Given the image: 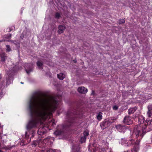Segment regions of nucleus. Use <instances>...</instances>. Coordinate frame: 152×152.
I'll return each instance as SVG.
<instances>
[{"label": "nucleus", "instance_id": "f257e3e1", "mask_svg": "<svg viewBox=\"0 0 152 152\" xmlns=\"http://www.w3.org/2000/svg\"><path fill=\"white\" fill-rule=\"evenodd\" d=\"M58 101L54 97L48 99L39 96H34L29 102V108L32 118H36L29 121L26 126L28 129L37 127L39 121L45 120L51 115L56 109Z\"/></svg>", "mask_w": 152, "mask_h": 152}, {"label": "nucleus", "instance_id": "f03ea898", "mask_svg": "<svg viewBox=\"0 0 152 152\" xmlns=\"http://www.w3.org/2000/svg\"><path fill=\"white\" fill-rule=\"evenodd\" d=\"M144 126L142 125V131L140 129L139 127L136 126L134 128V134L136 135V138H137L140 135L142 138V137L146 132H148L149 130L146 129L147 126L152 124V120H146L144 123Z\"/></svg>", "mask_w": 152, "mask_h": 152}, {"label": "nucleus", "instance_id": "7ed1b4c3", "mask_svg": "<svg viewBox=\"0 0 152 152\" xmlns=\"http://www.w3.org/2000/svg\"><path fill=\"white\" fill-rule=\"evenodd\" d=\"M78 114L79 113L77 111V110H74L72 109H70L68 110L66 114L67 121L69 123V124L66 125L67 127L70 126L71 124L73 122V120L75 117V115Z\"/></svg>", "mask_w": 152, "mask_h": 152}, {"label": "nucleus", "instance_id": "20e7f679", "mask_svg": "<svg viewBox=\"0 0 152 152\" xmlns=\"http://www.w3.org/2000/svg\"><path fill=\"white\" fill-rule=\"evenodd\" d=\"M140 141V140H136L135 142L133 139H131L129 140V144L130 145H134V146L132 149V152H137L136 149L138 148V145L139 144Z\"/></svg>", "mask_w": 152, "mask_h": 152}, {"label": "nucleus", "instance_id": "39448f33", "mask_svg": "<svg viewBox=\"0 0 152 152\" xmlns=\"http://www.w3.org/2000/svg\"><path fill=\"white\" fill-rule=\"evenodd\" d=\"M113 122H111L110 121L104 120L101 123L100 126L102 129L104 130L106 128L108 127Z\"/></svg>", "mask_w": 152, "mask_h": 152}, {"label": "nucleus", "instance_id": "423d86ee", "mask_svg": "<svg viewBox=\"0 0 152 152\" xmlns=\"http://www.w3.org/2000/svg\"><path fill=\"white\" fill-rule=\"evenodd\" d=\"M31 140V138H29V136L26 135L25 138L22 140L20 145L21 146L27 145L30 142Z\"/></svg>", "mask_w": 152, "mask_h": 152}, {"label": "nucleus", "instance_id": "0eeeda50", "mask_svg": "<svg viewBox=\"0 0 152 152\" xmlns=\"http://www.w3.org/2000/svg\"><path fill=\"white\" fill-rule=\"evenodd\" d=\"M64 129V126H59L58 129L54 132V134L56 136H58L61 134L63 132Z\"/></svg>", "mask_w": 152, "mask_h": 152}, {"label": "nucleus", "instance_id": "6e6552de", "mask_svg": "<svg viewBox=\"0 0 152 152\" xmlns=\"http://www.w3.org/2000/svg\"><path fill=\"white\" fill-rule=\"evenodd\" d=\"M123 122L127 125H129L132 124L133 121L131 117L128 116L124 117Z\"/></svg>", "mask_w": 152, "mask_h": 152}, {"label": "nucleus", "instance_id": "1a4fd4ad", "mask_svg": "<svg viewBox=\"0 0 152 152\" xmlns=\"http://www.w3.org/2000/svg\"><path fill=\"white\" fill-rule=\"evenodd\" d=\"M145 121L144 118L140 116L138 118V122L139 124L142 125L141 126L140 125L139 127L138 126L139 128L140 127H142V125H143L144 126V123Z\"/></svg>", "mask_w": 152, "mask_h": 152}, {"label": "nucleus", "instance_id": "9d476101", "mask_svg": "<svg viewBox=\"0 0 152 152\" xmlns=\"http://www.w3.org/2000/svg\"><path fill=\"white\" fill-rule=\"evenodd\" d=\"M77 90L79 92L82 94H85L88 91L87 89L84 87H79Z\"/></svg>", "mask_w": 152, "mask_h": 152}, {"label": "nucleus", "instance_id": "9b49d317", "mask_svg": "<svg viewBox=\"0 0 152 152\" xmlns=\"http://www.w3.org/2000/svg\"><path fill=\"white\" fill-rule=\"evenodd\" d=\"M66 28V27L65 26L62 25L59 26L58 27V33L59 34L63 33L64 30Z\"/></svg>", "mask_w": 152, "mask_h": 152}, {"label": "nucleus", "instance_id": "f8f14e48", "mask_svg": "<svg viewBox=\"0 0 152 152\" xmlns=\"http://www.w3.org/2000/svg\"><path fill=\"white\" fill-rule=\"evenodd\" d=\"M0 56L1 59V61L2 62H4L5 60L7 58V57L5 54L3 52H1L0 53Z\"/></svg>", "mask_w": 152, "mask_h": 152}, {"label": "nucleus", "instance_id": "ddd939ff", "mask_svg": "<svg viewBox=\"0 0 152 152\" xmlns=\"http://www.w3.org/2000/svg\"><path fill=\"white\" fill-rule=\"evenodd\" d=\"M136 107L131 108L128 110V113L129 115L132 114L136 111Z\"/></svg>", "mask_w": 152, "mask_h": 152}, {"label": "nucleus", "instance_id": "4468645a", "mask_svg": "<svg viewBox=\"0 0 152 152\" xmlns=\"http://www.w3.org/2000/svg\"><path fill=\"white\" fill-rule=\"evenodd\" d=\"M116 128L120 132H121L125 129V126L120 124L116 126Z\"/></svg>", "mask_w": 152, "mask_h": 152}, {"label": "nucleus", "instance_id": "2eb2a0df", "mask_svg": "<svg viewBox=\"0 0 152 152\" xmlns=\"http://www.w3.org/2000/svg\"><path fill=\"white\" fill-rule=\"evenodd\" d=\"M148 111L147 112V114L148 117L151 116L150 114H151V111L152 110V104L149 105L148 107Z\"/></svg>", "mask_w": 152, "mask_h": 152}, {"label": "nucleus", "instance_id": "dca6fc26", "mask_svg": "<svg viewBox=\"0 0 152 152\" xmlns=\"http://www.w3.org/2000/svg\"><path fill=\"white\" fill-rule=\"evenodd\" d=\"M11 79H12V77H10V76H9L8 77L6 78V85L7 86L11 83Z\"/></svg>", "mask_w": 152, "mask_h": 152}, {"label": "nucleus", "instance_id": "f3484780", "mask_svg": "<svg viewBox=\"0 0 152 152\" xmlns=\"http://www.w3.org/2000/svg\"><path fill=\"white\" fill-rule=\"evenodd\" d=\"M57 77L60 80H63L65 77L62 73H60L57 75Z\"/></svg>", "mask_w": 152, "mask_h": 152}, {"label": "nucleus", "instance_id": "a211bd4d", "mask_svg": "<svg viewBox=\"0 0 152 152\" xmlns=\"http://www.w3.org/2000/svg\"><path fill=\"white\" fill-rule=\"evenodd\" d=\"M102 113L99 112L96 116L97 118L99 121L102 118Z\"/></svg>", "mask_w": 152, "mask_h": 152}, {"label": "nucleus", "instance_id": "6ab92c4d", "mask_svg": "<svg viewBox=\"0 0 152 152\" xmlns=\"http://www.w3.org/2000/svg\"><path fill=\"white\" fill-rule=\"evenodd\" d=\"M86 137L85 136H83L81 137L80 141L81 143L85 142L86 140Z\"/></svg>", "mask_w": 152, "mask_h": 152}, {"label": "nucleus", "instance_id": "aec40b11", "mask_svg": "<svg viewBox=\"0 0 152 152\" xmlns=\"http://www.w3.org/2000/svg\"><path fill=\"white\" fill-rule=\"evenodd\" d=\"M39 142L37 140H35L34 141V142H33L32 145V146L33 147H35L37 145H38L39 144Z\"/></svg>", "mask_w": 152, "mask_h": 152}, {"label": "nucleus", "instance_id": "412c9836", "mask_svg": "<svg viewBox=\"0 0 152 152\" xmlns=\"http://www.w3.org/2000/svg\"><path fill=\"white\" fill-rule=\"evenodd\" d=\"M13 147H14V145H12L11 146H5L4 147V148L6 150H10Z\"/></svg>", "mask_w": 152, "mask_h": 152}, {"label": "nucleus", "instance_id": "4be33fe9", "mask_svg": "<svg viewBox=\"0 0 152 152\" xmlns=\"http://www.w3.org/2000/svg\"><path fill=\"white\" fill-rule=\"evenodd\" d=\"M89 132L87 130H86L84 131L83 133V136H85L86 137L88 136L89 135Z\"/></svg>", "mask_w": 152, "mask_h": 152}, {"label": "nucleus", "instance_id": "5701e85b", "mask_svg": "<svg viewBox=\"0 0 152 152\" xmlns=\"http://www.w3.org/2000/svg\"><path fill=\"white\" fill-rule=\"evenodd\" d=\"M125 21V19L124 18L123 19L120 20H119L118 23L119 24H121L123 23H124Z\"/></svg>", "mask_w": 152, "mask_h": 152}, {"label": "nucleus", "instance_id": "b1692460", "mask_svg": "<svg viewBox=\"0 0 152 152\" xmlns=\"http://www.w3.org/2000/svg\"><path fill=\"white\" fill-rule=\"evenodd\" d=\"M37 66L39 67H42L43 65V63L39 61H38L37 62Z\"/></svg>", "mask_w": 152, "mask_h": 152}, {"label": "nucleus", "instance_id": "393cba45", "mask_svg": "<svg viewBox=\"0 0 152 152\" xmlns=\"http://www.w3.org/2000/svg\"><path fill=\"white\" fill-rule=\"evenodd\" d=\"M60 17V15L58 12H57L55 15V18L58 19Z\"/></svg>", "mask_w": 152, "mask_h": 152}, {"label": "nucleus", "instance_id": "a878e982", "mask_svg": "<svg viewBox=\"0 0 152 152\" xmlns=\"http://www.w3.org/2000/svg\"><path fill=\"white\" fill-rule=\"evenodd\" d=\"M12 27H13L14 29L15 28V27L14 26H12L11 27L8 28H7V30L8 32H10L13 30Z\"/></svg>", "mask_w": 152, "mask_h": 152}, {"label": "nucleus", "instance_id": "bb28decb", "mask_svg": "<svg viewBox=\"0 0 152 152\" xmlns=\"http://www.w3.org/2000/svg\"><path fill=\"white\" fill-rule=\"evenodd\" d=\"M6 46L7 48V52H10V51L11 50V49L10 48V46L9 45H7Z\"/></svg>", "mask_w": 152, "mask_h": 152}, {"label": "nucleus", "instance_id": "cd10ccee", "mask_svg": "<svg viewBox=\"0 0 152 152\" xmlns=\"http://www.w3.org/2000/svg\"><path fill=\"white\" fill-rule=\"evenodd\" d=\"M12 36V34H10L7 35L6 36H4V37L5 38H7L8 39L10 38Z\"/></svg>", "mask_w": 152, "mask_h": 152}, {"label": "nucleus", "instance_id": "c85d7f7f", "mask_svg": "<svg viewBox=\"0 0 152 152\" xmlns=\"http://www.w3.org/2000/svg\"><path fill=\"white\" fill-rule=\"evenodd\" d=\"M7 41L9 42H10L11 43H14L16 45H17V43H18L16 41H12L9 40H8Z\"/></svg>", "mask_w": 152, "mask_h": 152}, {"label": "nucleus", "instance_id": "c756f323", "mask_svg": "<svg viewBox=\"0 0 152 152\" xmlns=\"http://www.w3.org/2000/svg\"><path fill=\"white\" fill-rule=\"evenodd\" d=\"M118 109V107L116 105H115L113 107V109L114 110H117Z\"/></svg>", "mask_w": 152, "mask_h": 152}, {"label": "nucleus", "instance_id": "7c9ffc66", "mask_svg": "<svg viewBox=\"0 0 152 152\" xmlns=\"http://www.w3.org/2000/svg\"><path fill=\"white\" fill-rule=\"evenodd\" d=\"M26 72L28 73L32 71V69H30L28 70L26 69Z\"/></svg>", "mask_w": 152, "mask_h": 152}, {"label": "nucleus", "instance_id": "2f4dec72", "mask_svg": "<svg viewBox=\"0 0 152 152\" xmlns=\"http://www.w3.org/2000/svg\"><path fill=\"white\" fill-rule=\"evenodd\" d=\"M47 152H56L55 151L52 149H50L48 150Z\"/></svg>", "mask_w": 152, "mask_h": 152}, {"label": "nucleus", "instance_id": "473e14b6", "mask_svg": "<svg viewBox=\"0 0 152 152\" xmlns=\"http://www.w3.org/2000/svg\"><path fill=\"white\" fill-rule=\"evenodd\" d=\"M116 120L115 119H110V121L111 122H113V123Z\"/></svg>", "mask_w": 152, "mask_h": 152}, {"label": "nucleus", "instance_id": "72a5a7b5", "mask_svg": "<svg viewBox=\"0 0 152 152\" xmlns=\"http://www.w3.org/2000/svg\"><path fill=\"white\" fill-rule=\"evenodd\" d=\"M34 132L33 131H32V137H34Z\"/></svg>", "mask_w": 152, "mask_h": 152}, {"label": "nucleus", "instance_id": "f704fd0d", "mask_svg": "<svg viewBox=\"0 0 152 152\" xmlns=\"http://www.w3.org/2000/svg\"><path fill=\"white\" fill-rule=\"evenodd\" d=\"M137 118V117L136 116H133V118L134 119H135V118Z\"/></svg>", "mask_w": 152, "mask_h": 152}, {"label": "nucleus", "instance_id": "c9c22d12", "mask_svg": "<svg viewBox=\"0 0 152 152\" xmlns=\"http://www.w3.org/2000/svg\"><path fill=\"white\" fill-rule=\"evenodd\" d=\"M94 91H92V94H94Z\"/></svg>", "mask_w": 152, "mask_h": 152}, {"label": "nucleus", "instance_id": "e433bc0d", "mask_svg": "<svg viewBox=\"0 0 152 152\" xmlns=\"http://www.w3.org/2000/svg\"><path fill=\"white\" fill-rule=\"evenodd\" d=\"M5 41V40L4 39L3 40H1V41H0V42H2V41Z\"/></svg>", "mask_w": 152, "mask_h": 152}, {"label": "nucleus", "instance_id": "4c0bfd02", "mask_svg": "<svg viewBox=\"0 0 152 152\" xmlns=\"http://www.w3.org/2000/svg\"><path fill=\"white\" fill-rule=\"evenodd\" d=\"M0 152H3V151H2L1 150H0Z\"/></svg>", "mask_w": 152, "mask_h": 152}, {"label": "nucleus", "instance_id": "58836bf2", "mask_svg": "<svg viewBox=\"0 0 152 152\" xmlns=\"http://www.w3.org/2000/svg\"><path fill=\"white\" fill-rule=\"evenodd\" d=\"M150 115L151 116V115H152V113H151V114H150Z\"/></svg>", "mask_w": 152, "mask_h": 152}, {"label": "nucleus", "instance_id": "ea45409f", "mask_svg": "<svg viewBox=\"0 0 152 152\" xmlns=\"http://www.w3.org/2000/svg\"><path fill=\"white\" fill-rule=\"evenodd\" d=\"M21 84H23V83L21 82Z\"/></svg>", "mask_w": 152, "mask_h": 152}, {"label": "nucleus", "instance_id": "a19ab883", "mask_svg": "<svg viewBox=\"0 0 152 152\" xmlns=\"http://www.w3.org/2000/svg\"><path fill=\"white\" fill-rule=\"evenodd\" d=\"M53 124H54V123L53 122Z\"/></svg>", "mask_w": 152, "mask_h": 152}]
</instances>
